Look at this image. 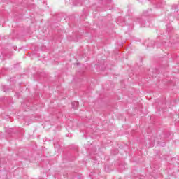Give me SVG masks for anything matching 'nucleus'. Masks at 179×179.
Here are the masks:
<instances>
[{
    "mask_svg": "<svg viewBox=\"0 0 179 179\" xmlns=\"http://www.w3.org/2000/svg\"><path fill=\"white\" fill-rule=\"evenodd\" d=\"M71 104H72V107L74 110H78V107H79V102L74 101Z\"/></svg>",
    "mask_w": 179,
    "mask_h": 179,
    "instance_id": "1",
    "label": "nucleus"
}]
</instances>
